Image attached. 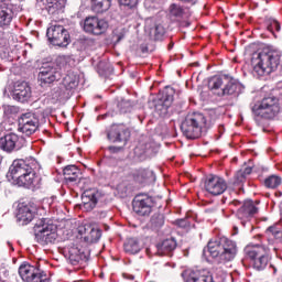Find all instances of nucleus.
Masks as SVG:
<instances>
[{"mask_svg":"<svg viewBox=\"0 0 282 282\" xmlns=\"http://www.w3.org/2000/svg\"><path fill=\"white\" fill-rule=\"evenodd\" d=\"M207 251L209 252L210 257H213V259H217L219 263H228L234 261L235 257H237V252H239V249L235 240L220 237L208 241Z\"/></svg>","mask_w":282,"mask_h":282,"instance_id":"f257e3e1","label":"nucleus"},{"mask_svg":"<svg viewBox=\"0 0 282 282\" xmlns=\"http://www.w3.org/2000/svg\"><path fill=\"white\" fill-rule=\"evenodd\" d=\"M281 63V51L276 48H265L258 55L257 62H251L253 76H269L275 72Z\"/></svg>","mask_w":282,"mask_h":282,"instance_id":"f03ea898","label":"nucleus"},{"mask_svg":"<svg viewBox=\"0 0 282 282\" xmlns=\"http://www.w3.org/2000/svg\"><path fill=\"white\" fill-rule=\"evenodd\" d=\"M206 126V117L199 112H193L185 117L181 124V131L188 140H197L202 137V129Z\"/></svg>","mask_w":282,"mask_h":282,"instance_id":"7ed1b4c3","label":"nucleus"},{"mask_svg":"<svg viewBox=\"0 0 282 282\" xmlns=\"http://www.w3.org/2000/svg\"><path fill=\"white\" fill-rule=\"evenodd\" d=\"M35 240L41 246H47L50 243H54L58 238V234H56V226L52 220L47 218H42L36 221L34 228Z\"/></svg>","mask_w":282,"mask_h":282,"instance_id":"20e7f679","label":"nucleus"},{"mask_svg":"<svg viewBox=\"0 0 282 282\" xmlns=\"http://www.w3.org/2000/svg\"><path fill=\"white\" fill-rule=\"evenodd\" d=\"M245 254L253 261L256 270H265L270 263V248L264 245H249L245 248Z\"/></svg>","mask_w":282,"mask_h":282,"instance_id":"39448f33","label":"nucleus"},{"mask_svg":"<svg viewBox=\"0 0 282 282\" xmlns=\"http://www.w3.org/2000/svg\"><path fill=\"white\" fill-rule=\"evenodd\" d=\"M208 88L216 96H232L241 89V86L238 83L229 80L227 77L214 76L209 79Z\"/></svg>","mask_w":282,"mask_h":282,"instance_id":"423d86ee","label":"nucleus"},{"mask_svg":"<svg viewBox=\"0 0 282 282\" xmlns=\"http://www.w3.org/2000/svg\"><path fill=\"white\" fill-rule=\"evenodd\" d=\"M46 36L52 45L67 47L69 45V32L63 25L53 24L46 31Z\"/></svg>","mask_w":282,"mask_h":282,"instance_id":"0eeeda50","label":"nucleus"},{"mask_svg":"<svg viewBox=\"0 0 282 282\" xmlns=\"http://www.w3.org/2000/svg\"><path fill=\"white\" fill-rule=\"evenodd\" d=\"M231 206H240L237 210V217L240 219L242 226H246L257 213H259V207H257V204L252 200H245L241 203L240 200H232L230 203Z\"/></svg>","mask_w":282,"mask_h":282,"instance_id":"6e6552de","label":"nucleus"},{"mask_svg":"<svg viewBox=\"0 0 282 282\" xmlns=\"http://www.w3.org/2000/svg\"><path fill=\"white\" fill-rule=\"evenodd\" d=\"M133 212L140 217H149L153 212V197L149 194H138L132 200Z\"/></svg>","mask_w":282,"mask_h":282,"instance_id":"1a4fd4ad","label":"nucleus"},{"mask_svg":"<svg viewBox=\"0 0 282 282\" xmlns=\"http://www.w3.org/2000/svg\"><path fill=\"white\" fill-rule=\"evenodd\" d=\"M19 274L22 281L26 282H48L47 274L41 269H37L34 265L24 263L19 268Z\"/></svg>","mask_w":282,"mask_h":282,"instance_id":"9d476101","label":"nucleus"},{"mask_svg":"<svg viewBox=\"0 0 282 282\" xmlns=\"http://www.w3.org/2000/svg\"><path fill=\"white\" fill-rule=\"evenodd\" d=\"M63 78V73L54 64H46L41 67L37 80L41 85H52Z\"/></svg>","mask_w":282,"mask_h":282,"instance_id":"9b49d317","label":"nucleus"},{"mask_svg":"<svg viewBox=\"0 0 282 282\" xmlns=\"http://www.w3.org/2000/svg\"><path fill=\"white\" fill-rule=\"evenodd\" d=\"M32 169H36V160L34 159L14 160L12 165L10 166V173H11L12 180L17 181L22 175H25V173H30Z\"/></svg>","mask_w":282,"mask_h":282,"instance_id":"f8f14e48","label":"nucleus"},{"mask_svg":"<svg viewBox=\"0 0 282 282\" xmlns=\"http://www.w3.org/2000/svg\"><path fill=\"white\" fill-rule=\"evenodd\" d=\"M173 96H175V90L173 88H165L154 101V109L159 116H166L169 113V108L173 105Z\"/></svg>","mask_w":282,"mask_h":282,"instance_id":"ddd939ff","label":"nucleus"},{"mask_svg":"<svg viewBox=\"0 0 282 282\" xmlns=\"http://www.w3.org/2000/svg\"><path fill=\"white\" fill-rule=\"evenodd\" d=\"M109 28V23L106 20L98 19L97 17H88L84 21V30L88 34L100 36L105 34Z\"/></svg>","mask_w":282,"mask_h":282,"instance_id":"4468645a","label":"nucleus"},{"mask_svg":"<svg viewBox=\"0 0 282 282\" xmlns=\"http://www.w3.org/2000/svg\"><path fill=\"white\" fill-rule=\"evenodd\" d=\"M107 138L109 142H120L124 145L131 138V131L124 124H112L107 131Z\"/></svg>","mask_w":282,"mask_h":282,"instance_id":"2eb2a0df","label":"nucleus"},{"mask_svg":"<svg viewBox=\"0 0 282 282\" xmlns=\"http://www.w3.org/2000/svg\"><path fill=\"white\" fill-rule=\"evenodd\" d=\"M19 129L24 135H32L39 129V118L32 112L21 115L19 118Z\"/></svg>","mask_w":282,"mask_h":282,"instance_id":"dca6fc26","label":"nucleus"},{"mask_svg":"<svg viewBox=\"0 0 282 282\" xmlns=\"http://www.w3.org/2000/svg\"><path fill=\"white\" fill-rule=\"evenodd\" d=\"M228 183H226V180L221 178V176L210 174L205 181V191H207L209 195H223V193H226Z\"/></svg>","mask_w":282,"mask_h":282,"instance_id":"f3484780","label":"nucleus"},{"mask_svg":"<svg viewBox=\"0 0 282 282\" xmlns=\"http://www.w3.org/2000/svg\"><path fill=\"white\" fill-rule=\"evenodd\" d=\"M23 144H25V139L15 133H9L0 138V149H2V151H7L8 153H11V151H19Z\"/></svg>","mask_w":282,"mask_h":282,"instance_id":"a211bd4d","label":"nucleus"},{"mask_svg":"<svg viewBox=\"0 0 282 282\" xmlns=\"http://www.w3.org/2000/svg\"><path fill=\"white\" fill-rule=\"evenodd\" d=\"M185 282H215L213 273L206 269L203 270H186L183 272Z\"/></svg>","mask_w":282,"mask_h":282,"instance_id":"6ab92c4d","label":"nucleus"},{"mask_svg":"<svg viewBox=\"0 0 282 282\" xmlns=\"http://www.w3.org/2000/svg\"><path fill=\"white\" fill-rule=\"evenodd\" d=\"M34 217H36V209H34V207L30 205H20L18 207L15 219L19 226H28V224H32Z\"/></svg>","mask_w":282,"mask_h":282,"instance_id":"aec40b11","label":"nucleus"},{"mask_svg":"<svg viewBox=\"0 0 282 282\" xmlns=\"http://www.w3.org/2000/svg\"><path fill=\"white\" fill-rule=\"evenodd\" d=\"M13 100H18V102H28L30 98H32V88L25 82L17 83L14 85Z\"/></svg>","mask_w":282,"mask_h":282,"instance_id":"412c9836","label":"nucleus"},{"mask_svg":"<svg viewBox=\"0 0 282 282\" xmlns=\"http://www.w3.org/2000/svg\"><path fill=\"white\" fill-rule=\"evenodd\" d=\"M252 113L256 122H261V120H272V118H275L279 112L271 110L270 108H265V106H261L260 104H256L252 107Z\"/></svg>","mask_w":282,"mask_h":282,"instance_id":"4be33fe9","label":"nucleus"},{"mask_svg":"<svg viewBox=\"0 0 282 282\" xmlns=\"http://www.w3.org/2000/svg\"><path fill=\"white\" fill-rule=\"evenodd\" d=\"M18 186H25L26 188H36L39 186L40 178L36 176L34 169H31L30 172L24 173V175L19 176L15 180Z\"/></svg>","mask_w":282,"mask_h":282,"instance_id":"5701e85b","label":"nucleus"},{"mask_svg":"<svg viewBox=\"0 0 282 282\" xmlns=\"http://www.w3.org/2000/svg\"><path fill=\"white\" fill-rule=\"evenodd\" d=\"M12 19H14L12 8L6 4L0 6V28H8L12 23Z\"/></svg>","mask_w":282,"mask_h":282,"instance_id":"b1692460","label":"nucleus"},{"mask_svg":"<svg viewBox=\"0 0 282 282\" xmlns=\"http://www.w3.org/2000/svg\"><path fill=\"white\" fill-rule=\"evenodd\" d=\"M84 207L86 210H94L96 208V204H98V199H100L99 192H85L83 195Z\"/></svg>","mask_w":282,"mask_h":282,"instance_id":"393cba45","label":"nucleus"},{"mask_svg":"<svg viewBox=\"0 0 282 282\" xmlns=\"http://www.w3.org/2000/svg\"><path fill=\"white\" fill-rule=\"evenodd\" d=\"M85 252L78 247L73 246L68 248V261L72 263V265H78V263L85 261Z\"/></svg>","mask_w":282,"mask_h":282,"instance_id":"a878e982","label":"nucleus"},{"mask_svg":"<svg viewBox=\"0 0 282 282\" xmlns=\"http://www.w3.org/2000/svg\"><path fill=\"white\" fill-rule=\"evenodd\" d=\"M64 180L68 183L78 182L80 180V169L76 165H67L63 170Z\"/></svg>","mask_w":282,"mask_h":282,"instance_id":"bb28decb","label":"nucleus"},{"mask_svg":"<svg viewBox=\"0 0 282 282\" xmlns=\"http://www.w3.org/2000/svg\"><path fill=\"white\" fill-rule=\"evenodd\" d=\"M62 87L69 93L76 89L78 87V75L74 72H68L63 78Z\"/></svg>","mask_w":282,"mask_h":282,"instance_id":"cd10ccee","label":"nucleus"},{"mask_svg":"<svg viewBox=\"0 0 282 282\" xmlns=\"http://www.w3.org/2000/svg\"><path fill=\"white\" fill-rule=\"evenodd\" d=\"M175 248H177V242L175 239H165L161 245L158 246V252L159 254H171Z\"/></svg>","mask_w":282,"mask_h":282,"instance_id":"c85d7f7f","label":"nucleus"},{"mask_svg":"<svg viewBox=\"0 0 282 282\" xmlns=\"http://www.w3.org/2000/svg\"><path fill=\"white\" fill-rule=\"evenodd\" d=\"M91 8L97 14H102L111 8V0H91Z\"/></svg>","mask_w":282,"mask_h":282,"instance_id":"c756f323","label":"nucleus"},{"mask_svg":"<svg viewBox=\"0 0 282 282\" xmlns=\"http://www.w3.org/2000/svg\"><path fill=\"white\" fill-rule=\"evenodd\" d=\"M102 237V231L97 227H91L88 232H86L84 239L86 243H96Z\"/></svg>","mask_w":282,"mask_h":282,"instance_id":"7c9ffc66","label":"nucleus"},{"mask_svg":"<svg viewBox=\"0 0 282 282\" xmlns=\"http://www.w3.org/2000/svg\"><path fill=\"white\" fill-rule=\"evenodd\" d=\"M257 105L279 113V99L276 97H264L261 101L257 102Z\"/></svg>","mask_w":282,"mask_h":282,"instance_id":"2f4dec72","label":"nucleus"},{"mask_svg":"<svg viewBox=\"0 0 282 282\" xmlns=\"http://www.w3.org/2000/svg\"><path fill=\"white\" fill-rule=\"evenodd\" d=\"M123 248L128 254H138L141 250L140 242L135 238L128 239Z\"/></svg>","mask_w":282,"mask_h":282,"instance_id":"473e14b6","label":"nucleus"},{"mask_svg":"<svg viewBox=\"0 0 282 282\" xmlns=\"http://www.w3.org/2000/svg\"><path fill=\"white\" fill-rule=\"evenodd\" d=\"M269 241L275 240V243H282V230L276 226H271L267 229Z\"/></svg>","mask_w":282,"mask_h":282,"instance_id":"72a5a7b5","label":"nucleus"},{"mask_svg":"<svg viewBox=\"0 0 282 282\" xmlns=\"http://www.w3.org/2000/svg\"><path fill=\"white\" fill-rule=\"evenodd\" d=\"M69 90L63 87V85L52 90V96L54 100H67V98H69Z\"/></svg>","mask_w":282,"mask_h":282,"instance_id":"f704fd0d","label":"nucleus"},{"mask_svg":"<svg viewBox=\"0 0 282 282\" xmlns=\"http://www.w3.org/2000/svg\"><path fill=\"white\" fill-rule=\"evenodd\" d=\"M281 184H282V178L279 175H270L264 180V186L267 188H272V189L279 188Z\"/></svg>","mask_w":282,"mask_h":282,"instance_id":"c9c22d12","label":"nucleus"},{"mask_svg":"<svg viewBox=\"0 0 282 282\" xmlns=\"http://www.w3.org/2000/svg\"><path fill=\"white\" fill-rule=\"evenodd\" d=\"M45 8L48 14H56V12L63 10V4L58 0H46Z\"/></svg>","mask_w":282,"mask_h":282,"instance_id":"e433bc0d","label":"nucleus"},{"mask_svg":"<svg viewBox=\"0 0 282 282\" xmlns=\"http://www.w3.org/2000/svg\"><path fill=\"white\" fill-rule=\"evenodd\" d=\"M151 228L158 230V228H162L164 226V215L162 214H154L150 220Z\"/></svg>","mask_w":282,"mask_h":282,"instance_id":"4c0bfd02","label":"nucleus"},{"mask_svg":"<svg viewBox=\"0 0 282 282\" xmlns=\"http://www.w3.org/2000/svg\"><path fill=\"white\" fill-rule=\"evenodd\" d=\"M149 177H153V172L149 170H138L137 173H134V180L140 184H142V182H147Z\"/></svg>","mask_w":282,"mask_h":282,"instance_id":"58836bf2","label":"nucleus"},{"mask_svg":"<svg viewBox=\"0 0 282 282\" xmlns=\"http://www.w3.org/2000/svg\"><path fill=\"white\" fill-rule=\"evenodd\" d=\"M154 41H162L164 39V34H166V30L161 24H158L153 31Z\"/></svg>","mask_w":282,"mask_h":282,"instance_id":"ea45409f","label":"nucleus"},{"mask_svg":"<svg viewBox=\"0 0 282 282\" xmlns=\"http://www.w3.org/2000/svg\"><path fill=\"white\" fill-rule=\"evenodd\" d=\"M183 14H184V9H182L180 6L177 4L170 6V15L175 17L176 19H180L182 18Z\"/></svg>","mask_w":282,"mask_h":282,"instance_id":"a19ab883","label":"nucleus"},{"mask_svg":"<svg viewBox=\"0 0 282 282\" xmlns=\"http://www.w3.org/2000/svg\"><path fill=\"white\" fill-rule=\"evenodd\" d=\"M121 113H128V111H131V108L133 107V104L129 100H121L118 105Z\"/></svg>","mask_w":282,"mask_h":282,"instance_id":"79ce46f5","label":"nucleus"},{"mask_svg":"<svg viewBox=\"0 0 282 282\" xmlns=\"http://www.w3.org/2000/svg\"><path fill=\"white\" fill-rule=\"evenodd\" d=\"M269 32H281V24L276 20H271L270 24L268 25Z\"/></svg>","mask_w":282,"mask_h":282,"instance_id":"37998d69","label":"nucleus"},{"mask_svg":"<svg viewBox=\"0 0 282 282\" xmlns=\"http://www.w3.org/2000/svg\"><path fill=\"white\" fill-rule=\"evenodd\" d=\"M247 177L248 176L242 172V170H239L235 175L236 184H241L242 182H246Z\"/></svg>","mask_w":282,"mask_h":282,"instance_id":"c03bdc74","label":"nucleus"},{"mask_svg":"<svg viewBox=\"0 0 282 282\" xmlns=\"http://www.w3.org/2000/svg\"><path fill=\"white\" fill-rule=\"evenodd\" d=\"M120 6H127L128 8H134L138 4V0H119Z\"/></svg>","mask_w":282,"mask_h":282,"instance_id":"a18cd8bd","label":"nucleus"},{"mask_svg":"<svg viewBox=\"0 0 282 282\" xmlns=\"http://www.w3.org/2000/svg\"><path fill=\"white\" fill-rule=\"evenodd\" d=\"M69 65V62H55L54 66L61 72V69H65Z\"/></svg>","mask_w":282,"mask_h":282,"instance_id":"49530a36","label":"nucleus"},{"mask_svg":"<svg viewBox=\"0 0 282 282\" xmlns=\"http://www.w3.org/2000/svg\"><path fill=\"white\" fill-rule=\"evenodd\" d=\"M117 191H118V193H121V195H127V184L120 183L117 186Z\"/></svg>","mask_w":282,"mask_h":282,"instance_id":"de8ad7c7","label":"nucleus"},{"mask_svg":"<svg viewBox=\"0 0 282 282\" xmlns=\"http://www.w3.org/2000/svg\"><path fill=\"white\" fill-rule=\"evenodd\" d=\"M108 151H110V153H120V151H122L121 147H116V145H111L108 148Z\"/></svg>","mask_w":282,"mask_h":282,"instance_id":"09e8293b","label":"nucleus"},{"mask_svg":"<svg viewBox=\"0 0 282 282\" xmlns=\"http://www.w3.org/2000/svg\"><path fill=\"white\" fill-rule=\"evenodd\" d=\"M242 173L248 177V175H250V173H252V167L248 166L241 170Z\"/></svg>","mask_w":282,"mask_h":282,"instance_id":"8fccbe9b","label":"nucleus"},{"mask_svg":"<svg viewBox=\"0 0 282 282\" xmlns=\"http://www.w3.org/2000/svg\"><path fill=\"white\" fill-rule=\"evenodd\" d=\"M183 3H192V6H195L197 3V0H181Z\"/></svg>","mask_w":282,"mask_h":282,"instance_id":"3c124183","label":"nucleus"},{"mask_svg":"<svg viewBox=\"0 0 282 282\" xmlns=\"http://www.w3.org/2000/svg\"><path fill=\"white\" fill-rule=\"evenodd\" d=\"M169 50H173V43L169 44Z\"/></svg>","mask_w":282,"mask_h":282,"instance_id":"603ef678","label":"nucleus"},{"mask_svg":"<svg viewBox=\"0 0 282 282\" xmlns=\"http://www.w3.org/2000/svg\"><path fill=\"white\" fill-rule=\"evenodd\" d=\"M276 195H278L279 197H281L282 193H281V192H279Z\"/></svg>","mask_w":282,"mask_h":282,"instance_id":"864d4df0","label":"nucleus"},{"mask_svg":"<svg viewBox=\"0 0 282 282\" xmlns=\"http://www.w3.org/2000/svg\"><path fill=\"white\" fill-rule=\"evenodd\" d=\"M129 279L133 280V279H135V276H133V275H130V278H129Z\"/></svg>","mask_w":282,"mask_h":282,"instance_id":"5fc2aeb1","label":"nucleus"},{"mask_svg":"<svg viewBox=\"0 0 282 282\" xmlns=\"http://www.w3.org/2000/svg\"><path fill=\"white\" fill-rule=\"evenodd\" d=\"M3 1H6V0H0V3H3Z\"/></svg>","mask_w":282,"mask_h":282,"instance_id":"6e6d98bb","label":"nucleus"},{"mask_svg":"<svg viewBox=\"0 0 282 282\" xmlns=\"http://www.w3.org/2000/svg\"><path fill=\"white\" fill-rule=\"evenodd\" d=\"M274 272H276V269L273 267Z\"/></svg>","mask_w":282,"mask_h":282,"instance_id":"4d7b16f0","label":"nucleus"},{"mask_svg":"<svg viewBox=\"0 0 282 282\" xmlns=\"http://www.w3.org/2000/svg\"><path fill=\"white\" fill-rule=\"evenodd\" d=\"M267 1V3H269L270 2V0H265Z\"/></svg>","mask_w":282,"mask_h":282,"instance_id":"13d9d810","label":"nucleus"},{"mask_svg":"<svg viewBox=\"0 0 282 282\" xmlns=\"http://www.w3.org/2000/svg\"><path fill=\"white\" fill-rule=\"evenodd\" d=\"M120 39H122V37H119L118 41H120Z\"/></svg>","mask_w":282,"mask_h":282,"instance_id":"bf43d9fd","label":"nucleus"}]
</instances>
